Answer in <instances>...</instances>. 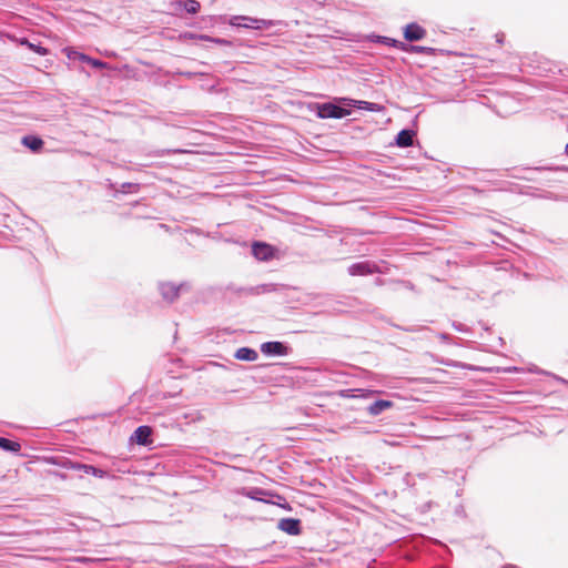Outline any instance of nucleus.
Segmentation results:
<instances>
[{"instance_id": "f257e3e1", "label": "nucleus", "mask_w": 568, "mask_h": 568, "mask_svg": "<svg viewBox=\"0 0 568 568\" xmlns=\"http://www.w3.org/2000/svg\"><path fill=\"white\" fill-rule=\"evenodd\" d=\"M229 24L246 29L262 30L274 26L271 20L256 19L247 16H233L229 19Z\"/></svg>"}, {"instance_id": "f03ea898", "label": "nucleus", "mask_w": 568, "mask_h": 568, "mask_svg": "<svg viewBox=\"0 0 568 568\" xmlns=\"http://www.w3.org/2000/svg\"><path fill=\"white\" fill-rule=\"evenodd\" d=\"M317 114L322 119L334 118L341 119L349 114V111L337 106L333 103H324L318 105Z\"/></svg>"}, {"instance_id": "7ed1b4c3", "label": "nucleus", "mask_w": 568, "mask_h": 568, "mask_svg": "<svg viewBox=\"0 0 568 568\" xmlns=\"http://www.w3.org/2000/svg\"><path fill=\"white\" fill-rule=\"evenodd\" d=\"M252 253L260 261H268L274 257V247L267 243L254 242Z\"/></svg>"}, {"instance_id": "20e7f679", "label": "nucleus", "mask_w": 568, "mask_h": 568, "mask_svg": "<svg viewBox=\"0 0 568 568\" xmlns=\"http://www.w3.org/2000/svg\"><path fill=\"white\" fill-rule=\"evenodd\" d=\"M426 37V30L417 23H409L404 28V38L407 41H418Z\"/></svg>"}, {"instance_id": "39448f33", "label": "nucleus", "mask_w": 568, "mask_h": 568, "mask_svg": "<svg viewBox=\"0 0 568 568\" xmlns=\"http://www.w3.org/2000/svg\"><path fill=\"white\" fill-rule=\"evenodd\" d=\"M287 346L281 342H266L261 345V352L265 355L283 356L287 354Z\"/></svg>"}, {"instance_id": "423d86ee", "label": "nucleus", "mask_w": 568, "mask_h": 568, "mask_svg": "<svg viewBox=\"0 0 568 568\" xmlns=\"http://www.w3.org/2000/svg\"><path fill=\"white\" fill-rule=\"evenodd\" d=\"M151 435L152 428L150 426H139L132 436V440H134L139 445L145 446L151 444Z\"/></svg>"}, {"instance_id": "0eeeda50", "label": "nucleus", "mask_w": 568, "mask_h": 568, "mask_svg": "<svg viewBox=\"0 0 568 568\" xmlns=\"http://www.w3.org/2000/svg\"><path fill=\"white\" fill-rule=\"evenodd\" d=\"M278 528L290 535H298L301 532V523L295 518H283L278 523Z\"/></svg>"}, {"instance_id": "6e6552de", "label": "nucleus", "mask_w": 568, "mask_h": 568, "mask_svg": "<svg viewBox=\"0 0 568 568\" xmlns=\"http://www.w3.org/2000/svg\"><path fill=\"white\" fill-rule=\"evenodd\" d=\"M393 407H394L393 402L386 400V399H379V400L374 402L373 404H371L367 407V413L372 416H377L382 412L393 408Z\"/></svg>"}, {"instance_id": "1a4fd4ad", "label": "nucleus", "mask_w": 568, "mask_h": 568, "mask_svg": "<svg viewBox=\"0 0 568 568\" xmlns=\"http://www.w3.org/2000/svg\"><path fill=\"white\" fill-rule=\"evenodd\" d=\"M414 132L410 130H402L396 138V144L400 148L413 145Z\"/></svg>"}, {"instance_id": "9d476101", "label": "nucleus", "mask_w": 568, "mask_h": 568, "mask_svg": "<svg viewBox=\"0 0 568 568\" xmlns=\"http://www.w3.org/2000/svg\"><path fill=\"white\" fill-rule=\"evenodd\" d=\"M73 469H77V470H83L85 474H90V475H93L95 477H99V478H103L105 476V471L102 470V469H99L94 466H91V465H85V464H72L71 466Z\"/></svg>"}, {"instance_id": "9b49d317", "label": "nucleus", "mask_w": 568, "mask_h": 568, "mask_svg": "<svg viewBox=\"0 0 568 568\" xmlns=\"http://www.w3.org/2000/svg\"><path fill=\"white\" fill-rule=\"evenodd\" d=\"M22 144L32 150L33 152H38L43 146L42 139L33 135H27L22 139Z\"/></svg>"}, {"instance_id": "f8f14e48", "label": "nucleus", "mask_w": 568, "mask_h": 568, "mask_svg": "<svg viewBox=\"0 0 568 568\" xmlns=\"http://www.w3.org/2000/svg\"><path fill=\"white\" fill-rule=\"evenodd\" d=\"M257 353L248 347H241L235 353V358L240 361L253 362L257 358Z\"/></svg>"}, {"instance_id": "ddd939ff", "label": "nucleus", "mask_w": 568, "mask_h": 568, "mask_svg": "<svg viewBox=\"0 0 568 568\" xmlns=\"http://www.w3.org/2000/svg\"><path fill=\"white\" fill-rule=\"evenodd\" d=\"M348 392L349 390L342 392V396H344V397H352V398H357V397H359V398H368V397L382 394V390H375V389H355V392L358 393L357 395H348V394H346Z\"/></svg>"}, {"instance_id": "4468645a", "label": "nucleus", "mask_w": 568, "mask_h": 568, "mask_svg": "<svg viewBox=\"0 0 568 568\" xmlns=\"http://www.w3.org/2000/svg\"><path fill=\"white\" fill-rule=\"evenodd\" d=\"M349 273L354 276L355 275H366V274L372 273V268L368 263H356L349 267Z\"/></svg>"}, {"instance_id": "2eb2a0df", "label": "nucleus", "mask_w": 568, "mask_h": 568, "mask_svg": "<svg viewBox=\"0 0 568 568\" xmlns=\"http://www.w3.org/2000/svg\"><path fill=\"white\" fill-rule=\"evenodd\" d=\"M0 447L4 450L18 453L21 449V445L18 442L0 437Z\"/></svg>"}, {"instance_id": "dca6fc26", "label": "nucleus", "mask_w": 568, "mask_h": 568, "mask_svg": "<svg viewBox=\"0 0 568 568\" xmlns=\"http://www.w3.org/2000/svg\"><path fill=\"white\" fill-rule=\"evenodd\" d=\"M63 51H64L65 55L69 59H79V60H81L83 62L90 61V57L89 55H87L84 53H81V52H78V51H75L72 48H65Z\"/></svg>"}, {"instance_id": "f3484780", "label": "nucleus", "mask_w": 568, "mask_h": 568, "mask_svg": "<svg viewBox=\"0 0 568 568\" xmlns=\"http://www.w3.org/2000/svg\"><path fill=\"white\" fill-rule=\"evenodd\" d=\"M22 44H26L30 50L34 51L36 53H38L40 55L48 54L47 48L38 45V44H33V43L29 42L28 40H23Z\"/></svg>"}, {"instance_id": "a211bd4d", "label": "nucleus", "mask_w": 568, "mask_h": 568, "mask_svg": "<svg viewBox=\"0 0 568 568\" xmlns=\"http://www.w3.org/2000/svg\"><path fill=\"white\" fill-rule=\"evenodd\" d=\"M184 8H185V10H186L189 13L194 14V13L199 12V10H200L201 6H200V2H199V1H196V0H186V1L184 2Z\"/></svg>"}, {"instance_id": "6ab92c4d", "label": "nucleus", "mask_w": 568, "mask_h": 568, "mask_svg": "<svg viewBox=\"0 0 568 568\" xmlns=\"http://www.w3.org/2000/svg\"><path fill=\"white\" fill-rule=\"evenodd\" d=\"M199 40H201V41H210V42H214V43L221 44V45H229L230 44V42L224 40V39L212 38V37L206 36V34H200L199 36Z\"/></svg>"}, {"instance_id": "aec40b11", "label": "nucleus", "mask_w": 568, "mask_h": 568, "mask_svg": "<svg viewBox=\"0 0 568 568\" xmlns=\"http://www.w3.org/2000/svg\"><path fill=\"white\" fill-rule=\"evenodd\" d=\"M163 295L166 296L168 294H172V296L178 295V290H175L172 285H164L162 287Z\"/></svg>"}, {"instance_id": "412c9836", "label": "nucleus", "mask_w": 568, "mask_h": 568, "mask_svg": "<svg viewBox=\"0 0 568 568\" xmlns=\"http://www.w3.org/2000/svg\"><path fill=\"white\" fill-rule=\"evenodd\" d=\"M87 63H90L94 68H106L108 64L101 60L92 59L90 58V61H87Z\"/></svg>"}, {"instance_id": "4be33fe9", "label": "nucleus", "mask_w": 568, "mask_h": 568, "mask_svg": "<svg viewBox=\"0 0 568 568\" xmlns=\"http://www.w3.org/2000/svg\"><path fill=\"white\" fill-rule=\"evenodd\" d=\"M430 50H432L430 48L420 47V45H412L410 47V51L416 52V53H425Z\"/></svg>"}, {"instance_id": "5701e85b", "label": "nucleus", "mask_w": 568, "mask_h": 568, "mask_svg": "<svg viewBox=\"0 0 568 568\" xmlns=\"http://www.w3.org/2000/svg\"><path fill=\"white\" fill-rule=\"evenodd\" d=\"M199 36L200 34L187 32L183 34V38L187 40H199Z\"/></svg>"}, {"instance_id": "b1692460", "label": "nucleus", "mask_w": 568, "mask_h": 568, "mask_svg": "<svg viewBox=\"0 0 568 568\" xmlns=\"http://www.w3.org/2000/svg\"><path fill=\"white\" fill-rule=\"evenodd\" d=\"M517 371V367L514 368H507L506 372Z\"/></svg>"}, {"instance_id": "393cba45", "label": "nucleus", "mask_w": 568, "mask_h": 568, "mask_svg": "<svg viewBox=\"0 0 568 568\" xmlns=\"http://www.w3.org/2000/svg\"><path fill=\"white\" fill-rule=\"evenodd\" d=\"M565 151H566V154L568 155V144L566 145Z\"/></svg>"}]
</instances>
